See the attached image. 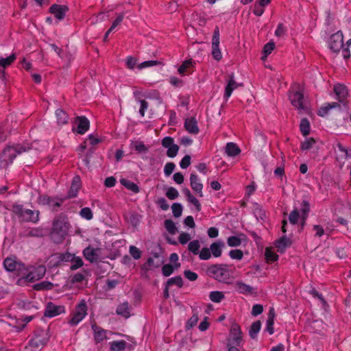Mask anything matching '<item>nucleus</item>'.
I'll return each instance as SVG.
<instances>
[{
    "mask_svg": "<svg viewBox=\"0 0 351 351\" xmlns=\"http://www.w3.org/2000/svg\"><path fill=\"white\" fill-rule=\"evenodd\" d=\"M333 90L337 97L339 102L328 103L325 106H322L317 111L319 116H326L331 109H348V101H346L348 93L346 86L339 84L334 86Z\"/></svg>",
    "mask_w": 351,
    "mask_h": 351,
    "instance_id": "f257e3e1",
    "label": "nucleus"
},
{
    "mask_svg": "<svg viewBox=\"0 0 351 351\" xmlns=\"http://www.w3.org/2000/svg\"><path fill=\"white\" fill-rule=\"evenodd\" d=\"M69 229L68 218L65 215L61 213L53 221L50 237L56 243H60L68 234Z\"/></svg>",
    "mask_w": 351,
    "mask_h": 351,
    "instance_id": "f03ea898",
    "label": "nucleus"
},
{
    "mask_svg": "<svg viewBox=\"0 0 351 351\" xmlns=\"http://www.w3.org/2000/svg\"><path fill=\"white\" fill-rule=\"evenodd\" d=\"M46 273V268L43 265L32 267L30 269L25 266V271H22L20 278L16 280V285L25 286L29 282H33L41 279Z\"/></svg>",
    "mask_w": 351,
    "mask_h": 351,
    "instance_id": "7ed1b4c3",
    "label": "nucleus"
},
{
    "mask_svg": "<svg viewBox=\"0 0 351 351\" xmlns=\"http://www.w3.org/2000/svg\"><path fill=\"white\" fill-rule=\"evenodd\" d=\"M11 211L23 222L36 223L39 221L40 212L37 210L27 209L17 203L12 206Z\"/></svg>",
    "mask_w": 351,
    "mask_h": 351,
    "instance_id": "20e7f679",
    "label": "nucleus"
},
{
    "mask_svg": "<svg viewBox=\"0 0 351 351\" xmlns=\"http://www.w3.org/2000/svg\"><path fill=\"white\" fill-rule=\"evenodd\" d=\"M208 274L219 282H226L230 278L232 271L226 264L213 265L208 268Z\"/></svg>",
    "mask_w": 351,
    "mask_h": 351,
    "instance_id": "39448f33",
    "label": "nucleus"
},
{
    "mask_svg": "<svg viewBox=\"0 0 351 351\" xmlns=\"http://www.w3.org/2000/svg\"><path fill=\"white\" fill-rule=\"evenodd\" d=\"M24 151L25 149L19 147V146H8L4 148L0 154V168L6 169L12 163L13 160L16 157V156Z\"/></svg>",
    "mask_w": 351,
    "mask_h": 351,
    "instance_id": "423d86ee",
    "label": "nucleus"
},
{
    "mask_svg": "<svg viewBox=\"0 0 351 351\" xmlns=\"http://www.w3.org/2000/svg\"><path fill=\"white\" fill-rule=\"evenodd\" d=\"M87 310L88 307L86 301L84 300H81L75 306L72 317L69 322V324L71 326L77 325L87 315Z\"/></svg>",
    "mask_w": 351,
    "mask_h": 351,
    "instance_id": "0eeeda50",
    "label": "nucleus"
},
{
    "mask_svg": "<svg viewBox=\"0 0 351 351\" xmlns=\"http://www.w3.org/2000/svg\"><path fill=\"white\" fill-rule=\"evenodd\" d=\"M243 341V332L237 324L231 326L229 337L228 339V346H240Z\"/></svg>",
    "mask_w": 351,
    "mask_h": 351,
    "instance_id": "6e6552de",
    "label": "nucleus"
},
{
    "mask_svg": "<svg viewBox=\"0 0 351 351\" xmlns=\"http://www.w3.org/2000/svg\"><path fill=\"white\" fill-rule=\"evenodd\" d=\"M48 340L49 336L47 332L43 329L38 328L34 332V337L30 339L29 345L32 348H38L46 345Z\"/></svg>",
    "mask_w": 351,
    "mask_h": 351,
    "instance_id": "1a4fd4ad",
    "label": "nucleus"
},
{
    "mask_svg": "<svg viewBox=\"0 0 351 351\" xmlns=\"http://www.w3.org/2000/svg\"><path fill=\"white\" fill-rule=\"evenodd\" d=\"M3 265L8 271L15 272V274L20 278L22 271H25V265L18 262L15 258L8 257L4 260Z\"/></svg>",
    "mask_w": 351,
    "mask_h": 351,
    "instance_id": "9d476101",
    "label": "nucleus"
},
{
    "mask_svg": "<svg viewBox=\"0 0 351 351\" xmlns=\"http://www.w3.org/2000/svg\"><path fill=\"white\" fill-rule=\"evenodd\" d=\"M343 36L341 32L332 34L329 40V47L333 52H338L343 45Z\"/></svg>",
    "mask_w": 351,
    "mask_h": 351,
    "instance_id": "9b49d317",
    "label": "nucleus"
},
{
    "mask_svg": "<svg viewBox=\"0 0 351 351\" xmlns=\"http://www.w3.org/2000/svg\"><path fill=\"white\" fill-rule=\"evenodd\" d=\"M289 100L291 104L299 110H304V95L300 91L289 92Z\"/></svg>",
    "mask_w": 351,
    "mask_h": 351,
    "instance_id": "f8f14e48",
    "label": "nucleus"
},
{
    "mask_svg": "<svg viewBox=\"0 0 351 351\" xmlns=\"http://www.w3.org/2000/svg\"><path fill=\"white\" fill-rule=\"evenodd\" d=\"M63 313H64V306H57L52 302H49L47 305L44 315L47 317H53Z\"/></svg>",
    "mask_w": 351,
    "mask_h": 351,
    "instance_id": "ddd939ff",
    "label": "nucleus"
},
{
    "mask_svg": "<svg viewBox=\"0 0 351 351\" xmlns=\"http://www.w3.org/2000/svg\"><path fill=\"white\" fill-rule=\"evenodd\" d=\"M93 330V336L95 343H99L104 340L107 339V330L97 326L95 323L91 325Z\"/></svg>",
    "mask_w": 351,
    "mask_h": 351,
    "instance_id": "4468645a",
    "label": "nucleus"
},
{
    "mask_svg": "<svg viewBox=\"0 0 351 351\" xmlns=\"http://www.w3.org/2000/svg\"><path fill=\"white\" fill-rule=\"evenodd\" d=\"M68 10L69 8L65 5L53 4L49 8L50 12L58 20L63 19Z\"/></svg>",
    "mask_w": 351,
    "mask_h": 351,
    "instance_id": "2eb2a0df",
    "label": "nucleus"
},
{
    "mask_svg": "<svg viewBox=\"0 0 351 351\" xmlns=\"http://www.w3.org/2000/svg\"><path fill=\"white\" fill-rule=\"evenodd\" d=\"M75 123L77 125V132L84 134L89 128L90 123L86 117H77L75 119Z\"/></svg>",
    "mask_w": 351,
    "mask_h": 351,
    "instance_id": "dca6fc26",
    "label": "nucleus"
},
{
    "mask_svg": "<svg viewBox=\"0 0 351 351\" xmlns=\"http://www.w3.org/2000/svg\"><path fill=\"white\" fill-rule=\"evenodd\" d=\"M185 130L191 134H197L199 132L195 117L186 118L184 121Z\"/></svg>",
    "mask_w": 351,
    "mask_h": 351,
    "instance_id": "f3484780",
    "label": "nucleus"
},
{
    "mask_svg": "<svg viewBox=\"0 0 351 351\" xmlns=\"http://www.w3.org/2000/svg\"><path fill=\"white\" fill-rule=\"evenodd\" d=\"M190 184L192 189L197 193V195L199 197H203V184L200 182L199 179L196 174H191Z\"/></svg>",
    "mask_w": 351,
    "mask_h": 351,
    "instance_id": "a211bd4d",
    "label": "nucleus"
},
{
    "mask_svg": "<svg viewBox=\"0 0 351 351\" xmlns=\"http://www.w3.org/2000/svg\"><path fill=\"white\" fill-rule=\"evenodd\" d=\"M336 147L338 150H336L337 160L341 162L345 159H351V149H348L344 147L340 143H337Z\"/></svg>",
    "mask_w": 351,
    "mask_h": 351,
    "instance_id": "6ab92c4d",
    "label": "nucleus"
},
{
    "mask_svg": "<svg viewBox=\"0 0 351 351\" xmlns=\"http://www.w3.org/2000/svg\"><path fill=\"white\" fill-rule=\"evenodd\" d=\"M239 86L234 80V75L233 73L229 75L228 84L225 88L224 97L228 99L234 90L237 89Z\"/></svg>",
    "mask_w": 351,
    "mask_h": 351,
    "instance_id": "aec40b11",
    "label": "nucleus"
},
{
    "mask_svg": "<svg viewBox=\"0 0 351 351\" xmlns=\"http://www.w3.org/2000/svg\"><path fill=\"white\" fill-rule=\"evenodd\" d=\"M98 250L99 249L97 248L95 249L88 246L84 249L83 255L87 261L90 263H95L99 258V254H97Z\"/></svg>",
    "mask_w": 351,
    "mask_h": 351,
    "instance_id": "412c9836",
    "label": "nucleus"
},
{
    "mask_svg": "<svg viewBox=\"0 0 351 351\" xmlns=\"http://www.w3.org/2000/svg\"><path fill=\"white\" fill-rule=\"evenodd\" d=\"M234 287L237 291L241 294H251L253 293L254 289L250 285L245 284L242 281H237L234 283Z\"/></svg>",
    "mask_w": 351,
    "mask_h": 351,
    "instance_id": "4be33fe9",
    "label": "nucleus"
},
{
    "mask_svg": "<svg viewBox=\"0 0 351 351\" xmlns=\"http://www.w3.org/2000/svg\"><path fill=\"white\" fill-rule=\"evenodd\" d=\"M291 244L290 239L286 236H282L276 242V247L278 249V252L282 253L287 247H289Z\"/></svg>",
    "mask_w": 351,
    "mask_h": 351,
    "instance_id": "5701e85b",
    "label": "nucleus"
},
{
    "mask_svg": "<svg viewBox=\"0 0 351 351\" xmlns=\"http://www.w3.org/2000/svg\"><path fill=\"white\" fill-rule=\"evenodd\" d=\"M195 62L191 60H186L178 68V73L181 75H184L188 73H191V69L193 67Z\"/></svg>",
    "mask_w": 351,
    "mask_h": 351,
    "instance_id": "b1692460",
    "label": "nucleus"
},
{
    "mask_svg": "<svg viewBox=\"0 0 351 351\" xmlns=\"http://www.w3.org/2000/svg\"><path fill=\"white\" fill-rule=\"evenodd\" d=\"M223 246L224 243L222 241H217L212 243L210 246V253L216 258L221 256V249Z\"/></svg>",
    "mask_w": 351,
    "mask_h": 351,
    "instance_id": "393cba45",
    "label": "nucleus"
},
{
    "mask_svg": "<svg viewBox=\"0 0 351 351\" xmlns=\"http://www.w3.org/2000/svg\"><path fill=\"white\" fill-rule=\"evenodd\" d=\"M116 313L125 318H128L130 316L129 304L128 302H125L119 304L116 310Z\"/></svg>",
    "mask_w": 351,
    "mask_h": 351,
    "instance_id": "a878e982",
    "label": "nucleus"
},
{
    "mask_svg": "<svg viewBox=\"0 0 351 351\" xmlns=\"http://www.w3.org/2000/svg\"><path fill=\"white\" fill-rule=\"evenodd\" d=\"M241 149L234 143H228L226 146V153L228 156H236L239 154Z\"/></svg>",
    "mask_w": 351,
    "mask_h": 351,
    "instance_id": "bb28decb",
    "label": "nucleus"
},
{
    "mask_svg": "<svg viewBox=\"0 0 351 351\" xmlns=\"http://www.w3.org/2000/svg\"><path fill=\"white\" fill-rule=\"evenodd\" d=\"M127 342L125 340L113 341L110 343V351H124L126 348Z\"/></svg>",
    "mask_w": 351,
    "mask_h": 351,
    "instance_id": "cd10ccee",
    "label": "nucleus"
},
{
    "mask_svg": "<svg viewBox=\"0 0 351 351\" xmlns=\"http://www.w3.org/2000/svg\"><path fill=\"white\" fill-rule=\"evenodd\" d=\"M275 312L274 308H271L268 313V317L267 319L266 330L270 334L274 333V323Z\"/></svg>",
    "mask_w": 351,
    "mask_h": 351,
    "instance_id": "c85d7f7f",
    "label": "nucleus"
},
{
    "mask_svg": "<svg viewBox=\"0 0 351 351\" xmlns=\"http://www.w3.org/2000/svg\"><path fill=\"white\" fill-rule=\"evenodd\" d=\"M120 183L124 186L126 189L128 190L132 191L133 193H137L139 192V187L137 184H136L134 182L125 179V178H121L120 180Z\"/></svg>",
    "mask_w": 351,
    "mask_h": 351,
    "instance_id": "c756f323",
    "label": "nucleus"
},
{
    "mask_svg": "<svg viewBox=\"0 0 351 351\" xmlns=\"http://www.w3.org/2000/svg\"><path fill=\"white\" fill-rule=\"evenodd\" d=\"M57 121L59 125H64L67 123L69 115L62 109H58L56 111Z\"/></svg>",
    "mask_w": 351,
    "mask_h": 351,
    "instance_id": "7c9ffc66",
    "label": "nucleus"
},
{
    "mask_svg": "<svg viewBox=\"0 0 351 351\" xmlns=\"http://www.w3.org/2000/svg\"><path fill=\"white\" fill-rule=\"evenodd\" d=\"M160 264V256L158 253H154L153 257H149L146 263L145 266L148 267H158Z\"/></svg>",
    "mask_w": 351,
    "mask_h": 351,
    "instance_id": "2f4dec72",
    "label": "nucleus"
},
{
    "mask_svg": "<svg viewBox=\"0 0 351 351\" xmlns=\"http://www.w3.org/2000/svg\"><path fill=\"white\" fill-rule=\"evenodd\" d=\"M261 328V321H256L253 322L250 326L249 330V335L252 339H255L257 336V334L259 332Z\"/></svg>",
    "mask_w": 351,
    "mask_h": 351,
    "instance_id": "473e14b6",
    "label": "nucleus"
},
{
    "mask_svg": "<svg viewBox=\"0 0 351 351\" xmlns=\"http://www.w3.org/2000/svg\"><path fill=\"white\" fill-rule=\"evenodd\" d=\"M80 178H79V177H75L73 180L71 186V190L69 191V197H75L77 195V193L78 190L80 189Z\"/></svg>",
    "mask_w": 351,
    "mask_h": 351,
    "instance_id": "72a5a7b5",
    "label": "nucleus"
},
{
    "mask_svg": "<svg viewBox=\"0 0 351 351\" xmlns=\"http://www.w3.org/2000/svg\"><path fill=\"white\" fill-rule=\"evenodd\" d=\"M53 287V285L49 281H43L33 286L34 289L36 291L51 290Z\"/></svg>",
    "mask_w": 351,
    "mask_h": 351,
    "instance_id": "f704fd0d",
    "label": "nucleus"
},
{
    "mask_svg": "<svg viewBox=\"0 0 351 351\" xmlns=\"http://www.w3.org/2000/svg\"><path fill=\"white\" fill-rule=\"evenodd\" d=\"M300 129L301 133L304 136H307L309 134L310 123L307 119L304 118L301 120V122L300 124Z\"/></svg>",
    "mask_w": 351,
    "mask_h": 351,
    "instance_id": "c9c22d12",
    "label": "nucleus"
},
{
    "mask_svg": "<svg viewBox=\"0 0 351 351\" xmlns=\"http://www.w3.org/2000/svg\"><path fill=\"white\" fill-rule=\"evenodd\" d=\"M166 230L171 234H175L178 231L175 223L171 219H166L164 222Z\"/></svg>",
    "mask_w": 351,
    "mask_h": 351,
    "instance_id": "e433bc0d",
    "label": "nucleus"
},
{
    "mask_svg": "<svg viewBox=\"0 0 351 351\" xmlns=\"http://www.w3.org/2000/svg\"><path fill=\"white\" fill-rule=\"evenodd\" d=\"M25 237H41L43 236V231L41 228H34L26 231Z\"/></svg>",
    "mask_w": 351,
    "mask_h": 351,
    "instance_id": "4c0bfd02",
    "label": "nucleus"
},
{
    "mask_svg": "<svg viewBox=\"0 0 351 351\" xmlns=\"http://www.w3.org/2000/svg\"><path fill=\"white\" fill-rule=\"evenodd\" d=\"M300 211L302 212L301 219L306 220L310 211V204L306 200L302 201Z\"/></svg>",
    "mask_w": 351,
    "mask_h": 351,
    "instance_id": "58836bf2",
    "label": "nucleus"
},
{
    "mask_svg": "<svg viewBox=\"0 0 351 351\" xmlns=\"http://www.w3.org/2000/svg\"><path fill=\"white\" fill-rule=\"evenodd\" d=\"M16 60V56L14 53H12L10 56L6 58H1L0 59V67L6 68L7 66L12 64V63Z\"/></svg>",
    "mask_w": 351,
    "mask_h": 351,
    "instance_id": "ea45409f",
    "label": "nucleus"
},
{
    "mask_svg": "<svg viewBox=\"0 0 351 351\" xmlns=\"http://www.w3.org/2000/svg\"><path fill=\"white\" fill-rule=\"evenodd\" d=\"M166 284L167 285V287H171L173 285H176L178 287H182L183 286V280L180 276H177L176 277L169 278Z\"/></svg>",
    "mask_w": 351,
    "mask_h": 351,
    "instance_id": "a19ab883",
    "label": "nucleus"
},
{
    "mask_svg": "<svg viewBox=\"0 0 351 351\" xmlns=\"http://www.w3.org/2000/svg\"><path fill=\"white\" fill-rule=\"evenodd\" d=\"M132 147L139 153L147 152L148 151V148L145 146V145L141 141H134L132 143Z\"/></svg>",
    "mask_w": 351,
    "mask_h": 351,
    "instance_id": "79ce46f5",
    "label": "nucleus"
},
{
    "mask_svg": "<svg viewBox=\"0 0 351 351\" xmlns=\"http://www.w3.org/2000/svg\"><path fill=\"white\" fill-rule=\"evenodd\" d=\"M210 300L213 302H219L224 298V295L221 291H211L209 295Z\"/></svg>",
    "mask_w": 351,
    "mask_h": 351,
    "instance_id": "37998d69",
    "label": "nucleus"
},
{
    "mask_svg": "<svg viewBox=\"0 0 351 351\" xmlns=\"http://www.w3.org/2000/svg\"><path fill=\"white\" fill-rule=\"evenodd\" d=\"M72 265L70 267L71 270H76L81 267L84 265L83 260L80 256H75L73 260L71 262Z\"/></svg>",
    "mask_w": 351,
    "mask_h": 351,
    "instance_id": "c03bdc74",
    "label": "nucleus"
},
{
    "mask_svg": "<svg viewBox=\"0 0 351 351\" xmlns=\"http://www.w3.org/2000/svg\"><path fill=\"white\" fill-rule=\"evenodd\" d=\"M265 256L267 262H274L278 258V256L269 248L266 249Z\"/></svg>",
    "mask_w": 351,
    "mask_h": 351,
    "instance_id": "a18cd8bd",
    "label": "nucleus"
},
{
    "mask_svg": "<svg viewBox=\"0 0 351 351\" xmlns=\"http://www.w3.org/2000/svg\"><path fill=\"white\" fill-rule=\"evenodd\" d=\"M300 218L299 210L297 208H295L293 211L291 212L289 216V221L293 225H295L298 223Z\"/></svg>",
    "mask_w": 351,
    "mask_h": 351,
    "instance_id": "49530a36",
    "label": "nucleus"
},
{
    "mask_svg": "<svg viewBox=\"0 0 351 351\" xmlns=\"http://www.w3.org/2000/svg\"><path fill=\"white\" fill-rule=\"evenodd\" d=\"M200 247L199 242L197 240H194L189 243V250L193 252L194 254H199V250Z\"/></svg>",
    "mask_w": 351,
    "mask_h": 351,
    "instance_id": "de8ad7c7",
    "label": "nucleus"
},
{
    "mask_svg": "<svg viewBox=\"0 0 351 351\" xmlns=\"http://www.w3.org/2000/svg\"><path fill=\"white\" fill-rule=\"evenodd\" d=\"M172 213L175 217H179L182 215V206L180 203H173L171 206Z\"/></svg>",
    "mask_w": 351,
    "mask_h": 351,
    "instance_id": "09e8293b",
    "label": "nucleus"
},
{
    "mask_svg": "<svg viewBox=\"0 0 351 351\" xmlns=\"http://www.w3.org/2000/svg\"><path fill=\"white\" fill-rule=\"evenodd\" d=\"M80 215L82 217H83L87 220H90L93 217L92 210L88 207H85V208H82L80 212Z\"/></svg>",
    "mask_w": 351,
    "mask_h": 351,
    "instance_id": "8fccbe9b",
    "label": "nucleus"
},
{
    "mask_svg": "<svg viewBox=\"0 0 351 351\" xmlns=\"http://www.w3.org/2000/svg\"><path fill=\"white\" fill-rule=\"evenodd\" d=\"M315 143V140L313 138H307L301 143V149L302 150H309Z\"/></svg>",
    "mask_w": 351,
    "mask_h": 351,
    "instance_id": "3c124183",
    "label": "nucleus"
},
{
    "mask_svg": "<svg viewBox=\"0 0 351 351\" xmlns=\"http://www.w3.org/2000/svg\"><path fill=\"white\" fill-rule=\"evenodd\" d=\"M51 202H55V199L47 195L40 196L38 199V204L43 206L51 205Z\"/></svg>",
    "mask_w": 351,
    "mask_h": 351,
    "instance_id": "603ef678",
    "label": "nucleus"
},
{
    "mask_svg": "<svg viewBox=\"0 0 351 351\" xmlns=\"http://www.w3.org/2000/svg\"><path fill=\"white\" fill-rule=\"evenodd\" d=\"M227 243L230 247H237L241 243V239L236 236H231L228 237Z\"/></svg>",
    "mask_w": 351,
    "mask_h": 351,
    "instance_id": "864d4df0",
    "label": "nucleus"
},
{
    "mask_svg": "<svg viewBox=\"0 0 351 351\" xmlns=\"http://www.w3.org/2000/svg\"><path fill=\"white\" fill-rule=\"evenodd\" d=\"M166 196L169 199H176L177 197H178L179 196V193L178 191L173 187H169L167 192H166Z\"/></svg>",
    "mask_w": 351,
    "mask_h": 351,
    "instance_id": "5fc2aeb1",
    "label": "nucleus"
},
{
    "mask_svg": "<svg viewBox=\"0 0 351 351\" xmlns=\"http://www.w3.org/2000/svg\"><path fill=\"white\" fill-rule=\"evenodd\" d=\"M219 46V29L218 27H216L212 38V47Z\"/></svg>",
    "mask_w": 351,
    "mask_h": 351,
    "instance_id": "6e6d98bb",
    "label": "nucleus"
},
{
    "mask_svg": "<svg viewBox=\"0 0 351 351\" xmlns=\"http://www.w3.org/2000/svg\"><path fill=\"white\" fill-rule=\"evenodd\" d=\"M199 256L201 260H208L211 257L210 249L204 247L199 252Z\"/></svg>",
    "mask_w": 351,
    "mask_h": 351,
    "instance_id": "4d7b16f0",
    "label": "nucleus"
},
{
    "mask_svg": "<svg viewBox=\"0 0 351 351\" xmlns=\"http://www.w3.org/2000/svg\"><path fill=\"white\" fill-rule=\"evenodd\" d=\"M231 258L241 260L243 256V253L241 250H232L229 252Z\"/></svg>",
    "mask_w": 351,
    "mask_h": 351,
    "instance_id": "13d9d810",
    "label": "nucleus"
},
{
    "mask_svg": "<svg viewBox=\"0 0 351 351\" xmlns=\"http://www.w3.org/2000/svg\"><path fill=\"white\" fill-rule=\"evenodd\" d=\"M75 256V255L74 254L66 252V253L60 254L59 256V258L61 261L71 263L72 261L73 260Z\"/></svg>",
    "mask_w": 351,
    "mask_h": 351,
    "instance_id": "bf43d9fd",
    "label": "nucleus"
},
{
    "mask_svg": "<svg viewBox=\"0 0 351 351\" xmlns=\"http://www.w3.org/2000/svg\"><path fill=\"white\" fill-rule=\"evenodd\" d=\"M168 148L169 149L167 152V155L169 158H174L178 154V152L179 150V146L178 145L174 144Z\"/></svg>",
    "mask_w": 351,
    "mask_h": 351,
    "instance_id": "052dcab7",
    "label": "nucleus"
},
{
    "mask_svg": "<svg viewBox=\"0 0 351 351\" xmlns=\"http://www.w3.org/2000/svg\"><path fill=\"white\" fill-rule=\"evenodd\" d=\"M176 267L174 265L167 264L162 266V271L165 276H169L173 272Z\"/></svg>",
    "mask_w": 351,
    "mask_h": 351,
    "instance_id": "680f3d73",
    "label": "nucleus"
},
{
    "mask_svg": "<svg viewBox=\"0 0 351 351\" xmlns=\"http://www.w3.org/2000/svg\"><path fill=\"white\" fill-rule=\"evenodd\" d=\"M199 320L198 315L197 313H193V315L190 319L188 320L186 323V327L188 328H192L193 326H195Z\"/></svg>",
    "mask_w": 351,
    "mask_h": 351,
    "instance_id": "e2e57ef3",
    "label": "nucleus"
},
{
    "mask_svg": "<svg viewBox=\"0 0 351 351\" xmlns=\"http://www.w3.org/2000/svg\"><path fill=\"white\" fill-rule=\"evenodd\" d=\"M130 253L134 259H138L141 256V252L136 247L132 245L130 247Z\"/></svg>",
    "mask_w": 351,
    "mask_h": 351,
    "instance_id": "0e129e2a",
    "label": "nucleus"
},
{
    "mask_svg": "<svg viewBox=\"0 0 351 351\" xmlns=\"http://www.w3.org/2000/svg\"><path fill=\"white\" fill-rule=\"evenodd\" d=\"M138 102L141 104L139 113L141 115V117H144L145 112L147 110L149 106L148 102L145 99H138Z\"/></svg>",
    "mask_w": 351,
    "mask_h": 351,
    "instance_id": "69168bd1",
    "label": "nucleus"
},
{
    "mask_svg": "<svg viewBox=\"0 0 351 351\" xmlns=\"http://www.w3.org/2000/svg\"><path fill=\"white\" fill-rule=\"evenodd\" d=\"M274 47L275 44L272 42H269L264 46L263 52L265 58L271 53V51L274 49Z\"/></svg>",
    "mask_w": 351,
    "mask_h": 351,
    "instance_id": "338daca9",
    "label": "nucleus"
},
{
    "mask_svg": "<svg viewBox=\"0 0 351 351\" xmlns=\"http://www.w3.org/2000/svg\"><path fill=\"white\" fill-rule=\"evenodd\" d=\"M175 167H176V165H175V164L173 162H167L165 165V168H164V173H165V174L167 176H170L173 173V170L175 169Z\"/></svg>",
    "mask_w": 351,
    "mask_h": 351,
    "instance_id": "774afa93",
    "label": "nucleus"
}]
</instances>
